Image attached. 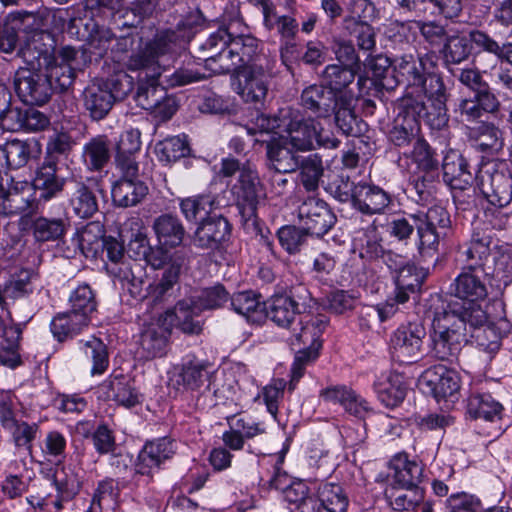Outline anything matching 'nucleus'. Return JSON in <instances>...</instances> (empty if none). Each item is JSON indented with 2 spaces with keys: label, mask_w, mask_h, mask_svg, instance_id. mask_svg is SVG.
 <instances>
[{
  "label": "nucleus",
  "mask_w": 512,
  "mask_h": 512,
  "mask_svg": "<svg viewBox=\"0 0 512 512\" xmlns=\"http://www.w3.org/2000/svg\"><path fill=\"white\" fill-rule=\"evenodd\" d=\"M229 294L223 285L217 284L203 288L191 299L198 312L207 309H217L228 301Z\"/></svg>",
  "instance_id": "60"
},
{
  "label": "nucleus",
  "mask_w": 512,
  "mask_h": 512,
  "mask_svg": "<svg viewBox=\"0 0 512 512\" xmlns=\"http://www.w3.org/2000/svg\"><path fill=\"white\" fill-rule=\"evenodd\" d=\"M3 428L10 432L12 441L17 448H24L27 451H31L32 443L36 440L40 430L37 423H28L17 419Z\"/></svg>",
  "instance_id": "58"
},
{
  "label": "nucleus",
  "mask_w": 512,
  "mask_h": 512,
  "mask_svg": "<svg viewBox=\"0 0 512 512\" xmlns=\"http://www.w3.org/2000/svg\"><path fill=\"white\" fill-rule=\"evenodd\" d=\"M289 145L284 137L273 138L266 145L267 158L279 173H291L299 167V159Z\"/></svg>",
  "instance_id": "35"
},
{
  "label": "nucleus",
  "mask_w": 512,
  "mask_h": 512,
  "mask_svg": "<svg viewBox=\"0 0 512 512\" xmlns=\"http://www.w3.org/2000/svg\"><path fill=\"white\" fill-rule=\"evenodd\" d=\"M111 397L120 405L130 408L140 402L139 394L124 377H115L110 381Z\"/></svg>",
  "instance_id": "64"
},
{
  "label": "nucleus",
  "mask_w": 512,
  "mask_h": 512,
  "mask_svg": "<svg viewBox=\"0 0 512 512\" xmlns=\"http://www.w3.org/2000/svg\"><path fill=\"white\" fill-rule=\"evenodd\" d=\"M199 313L193 304V300L190 299L189 301H180L174 310H166L160 314L166 322H170L171 328L177 326L184 333L198 334L201 331V325L199 321L194 320V316Z\"/></svg>",
  "instance_id": "39"
},
{
  "label": "nucleus",
  "mask_w": 512,
  "mask_h": 512,
  "mask_svg": "<svg viewBox=\"0 0 512 512\" xmlns=\"http://www.w3.org/2000/svg\"><path fill=\"white\" fill-rule=\"evenodd\" d=\"M14 88L23 103L37 106L46 104L54 89L48 73L33 67H20L15 72Z\"/></svg>",
  "instance_id": "8"
},
{
  "label": "nucleus",
  "mask_w": 512,
  "mask_h": 512,
  "mask_svg": "<svg viewBox=\"0 0 512 512\" xmlns=\"http://www.w3.org/2000/svg\"><path fill=\"white\" fill-rule=\"evenodd\" d=\"M374 390L386 407L394 408L404 400L407 387L401 374L389 372L374 382Z\"/></svg>",
  "instance_id": "32"
},
{
  "label": "nucleus",
  "mask_w": 512,
  "mask_h": 512,
  "mask_svg": "<svg viewBox=\"0 0 512 512\" xmlns=\"http://www.w3.org/2000/svg\"><path fill=\"white\" fill-rule=\"evenodd\" d=\"M265 311L269 320L287 329L302 316L298 301L288 293L272 295L265 303Z\"/></svg>",
  "instance_id": "21"
},
{
  "label": "nucleus",
  "mask_w": 512,
  "mask_h": 512,
  "mask_svg": "<svg viewBox=\"0 0 512 512\" xmlns=\"http://www.w3.org/2000/svg\"><path fill=\"white\" fill-rule=\"evenodd\" d=\"M50 40V35L44 32L32 33L20 47L18 55L27 64V67L44 69L54 61L51 44L45 43Z\"/></svg>",
  "instance_id": "23"
},
{
  "label": "nucleus",
  "mask_w": 512,
  "mask_h": 512,
  "mask_svg": "<svg viewBox=\"0 0 512 512\" xmlns=\"http://www.w3.org/2000/svg\"><path fill=\"white\" fill-rule=\"evenodd\" d=\"M390 234L399 240H405L416 229L417 247L421 253L436 252L439 244L451 231V219L448 211L435 204L406 217L394 218L390 223Z\"/></svg>",
  "instance_id": "2"
},
{
  "label": "nucleus",
  "mask_w": 512,
  "mask_h": 512,
  "mask_svg": "<svg viewBox=\"0 0 512 512\" xmlns=\"http://www.w3.org/2000/svg\"><path fill=\"white\" fill-rule=\"evenodd\" d=\"M74 191L70 196V206L80 218L92 217L98 211V200L95 190L101 192L99 180L88 178L84 181H73Z\"/></svg>",
  "instance_id": "27"
},
{
  "label": "nucleus",
  "mask_w": 512,
  "mask_h": 512,
  "mask_svg": "<svg viewBox=\"0 0 512 512\" xmlns=\"http://www.w3.org/2000/svg\"><path fill=\"white\" fill-rule=\"evenodd\" d=\"M300 178L307 191H315L323 175V164L321 157L317 154H310L299 162Z\"/></svg>",
  "instance_id": "61"
},
{
  "label": "nucleus",
  "mask_w": 512,
  "mask_h": 512,
  "mask_svg": "<svg viewBox=\"0 0 512 512\" xmlns=\"http://www.w3.org/2000/svg\"><path fill=\"white\" fill-rule=\"evenodd\" d=\"M477 180L489 205L504 208L512 201V175L504 162L484 165Z\"/></svg>",
  "instance_id": "7"
},
{
  "label": "nucleus",
  "mask_w": 512,
  "mask_h": 512,
  "mask_svg": "<svg viewBox=\"0 0 512 512\" xmlns=\"http://www.w3.org/2000/svg\"><path fill=\"white\" fill-rule=\"evenodd\" d=\"M260 58H268L260 53L259 41L251 35L233 36L227 47L226 53L219 55L220 65L216 71L229 73L238 71L242 67L255 65Z\"/></svg>",
  "instance_id": "10"
},
{
  "label": "nucleus",
  "mask_w": 512,
  "mask_h": 512,
  "mask_svg": "<svg viewBox=\"0 0 512 512\" xmlns=\"http://www.w3.org/2000/svg\"><path fill=\"white\" fill-rule=\"evenodd\" d=\"M179 209L187 222L198 223L208 217L215 208V197L201 193L178 199Z\"/></svg>",
  "instance_id": "38"
},
{
  "label": "nucleus",
  "mask_w": 512,
  "mask_h": 512,
  "mask_svg": "<svg viewBox=\"0 0 512 512\" xmlns=\"http://www.w3.org/2000/svg\"><path fill=\"white\" fill-rule=\"evenodd\" d=\"M90 321L81 315H77L70 309L56 314L50 323L53 336L60 342L73 338L88 327Z\"/></svg>",
  "instance_id": "40"
},
{
  "label": "nucleus",
  "mask_w": 512,
  "mask_h": 512,
  "mask_svg": "<svg viewBox=\"0 0 512 512\" xmlns=\"http://www.w3.org/2000/svg\"><path fill=\"white\" fill-rule=\"evenodd\" d=\"M37 279L38 275L34 271L21 269L12 274L4 284V293L12 300L28 296L34 291V283Z\"/></svg>",
  "instance_id": "53"
},
{
  "label": "nucleus",
  "mask_w": 512,
  "mask_h": 512,
  "mask_svg": "<svg viewBox=\"0 0 512 512\" xmlns=\"http://www.w3.org/2000/svg\"><path fill=\"white\" fill-rule=\"evenodd\" d=\"M376 16V8L369 0H351L347 6V15L344 18L346 27L350 25L368 24Z\"/></svg>",
  "instance_id": "63"
},
{
  "label": "nucleus",
  "mask_w": 512,
  "mask_h": 512,
  "mask_svg": "<svg viewBox=\"0 0 512 512\" xmlns=\"http://www.w3.org/2000/svg\"><path fill=\"white\" fill-rule=\"evenodd\" d=\"M207 361L199 360L195 357L188 358L182 364L180 378L183 385L191 390L199 388L208 377Z\"/></svg>",
  "instance_id": "59"
},
{
  "label": "nucleus",
  "mask_w": 512,
  "mask_h": 512,
  "mask_svg": "<svg viewBox=\"0 0 512 512\" xmlns=\"http://www.w3.org/2000/svg\"><path fill=\"white\" fill-rule=\"evenodd\" d=\"M301 226L306 233L321 237L335 224L336 217L328 205L314 197L306 199L298 208Z\"/></svg>",
  "instance_id": "14"
},
{
  "label": "nucleus",
  "mask_w": 512,
  "mask_h": 512,
  "mask_svg": "<svg viewBox=\"0 0 512 512\" xmlns=\"http://www.w3.org/2000/svg\"><path fill=\"white\" fill-rule=\"evenodd\" d=\"M155 151L160 162L169 164L190 155L191 149L187 136L181 134L158 142Z\"/></svg>",
  "instance_id": "47"
},
{
  "label": "nucleus",
  "mask_w": 512,
  "mask_h": 512,
  "mask_svg": "<svg viewBox=\"0 0 512 512\" xmlns=\"http://www.w3.org/2000/svg\"><path fill=\"white\" fill-rule=\"evenodd\" d=\"M57 166L53 161L44 162L37 170L31 185L41 191L40 198L50 200L63 190L64 179L56 175Z\"/></svg>",
  "instance_id": "41"
},
{
  "label": "nucleus",
  "mask_w": 512,
  "mask_h": 512,
  "mask_svg": "<svg viewBox=\"0 0 512 512\" xmlns=\"http://www.w3.org/2000/svg\"><path fill=\"white\" fill-rule=\"evenodd\" d=\"M337 105L336 94L324 85H310L301 93V106L317 118L329 117Z\"/></svg>",
  "instance_id": "26"
},
{
  "label": "nucleus",
  "mask_w": 512,
  "mask_h": 512,
  "mask_svg": "<svg viewBox=\"0 0 512 512\" xmlns=\"http://www.w3.org/2000/svg\"><path fill=\"white\" fill-rule=\"evenodd\" d=\"M426 331L419 323L400 325L392 332L389 340V353L392 361L400 365L416 362L422 352Z\"/></svg>",
  "instance_id": "9"
},
{
  "label": "nucleus",
  "mask_w": 512,
  "mask_h": 512,
  "mask_svg": "<svg viewBox=\"0 0 512 512\" xmlns=\"http://www.w3.org/2000/svg\"><path fill=\"white\" fill-rule=\"evenodd\" d=\"M57 492L66 497H75L82 485L79 470L73 464L63 465L54 475Z\"/></svg>",
  "instance_id": "56"
},
{
  "label": "nucleus",
  "mask_w": 512,
  "mask_h": 512,
  "mask_svg": "<svg viewBox=\"0 0 512 512\" xmlns=\"http://www.w3.org/2000/svg\"><path fill=\"white\" fill-rule=\"evenodd\" d=\"M388 479L392 485H420L423 480V465L416 459H410L407 453L395 454L388 464Z\"/></svg>",
  "instance_id": "24"
},
{
  "label": "nucleus",
  "mask_w": 512,
  "mask_h": 512,
  "mask_svg": "<svg viewBox=\"0 0 512 512\" xmlns=\"http://www.w3.org/2000/svg\"><path fill=\"white\" fill-rule=\"evenodd\" d=\"M442 169L443 180L451 189L474 184L475 179H477V176L475 177L470 171L467 160L461 155L446 156Z\"/></svg>",
  "instance_id": "36"
},
{
  "label": "nucleus",
  "mask_w": 512,
  "mask_h": 512,
  "mask_svg": "<svg viewBox=\"0 0 512 512\" xmlns=\"http://www.w3.org/2000/svg\"><path fill=\"white\" fill-rule=\"evenodd\" d=\"M170 335L171 324L169 321L166 322L161 314L145 320L140 334L142 356L147 360L164 356Z\"/></svg>",
  "instance_id": "11"
},
{
  "label": "nucleus",
  "mask_w": 512,
  "mask_h": 512,
  "mask_svg": "<svg viewBox=\"0 0 512 512\" xmlns=\"http://www.w3.org/2000/svg\"><path fill=\"white\" fill-rule=\"evenodd\" d=\"M30 155V144L25 141L14 139L0 146V160H4L5 166L10 169L23 167Z\"/></svg>",
  "instance_id": "55"
},
{
  "label": "nucleus",
  "mask_w": 512,
  "mask_h": 512,
  "mask_svg": "<svg viewBox=\"0 0 512 512\" xmlns=\"http://www.w3.org/2000/svg\"><path fill=\"white\" fill-rule=\"evenodd\" d=\"M234 18L225 27H220L199 46L201 56L198 58L203 60L205 68L214 74H224V72L216 71L215 67L220 65L219 55L226 53L229 42L232 38V29L242 25V19L238 9L233 8Z\"/></svg>",
  "instance_id": "13"
},
{
  "label": "nucleus",
  "mask_w": 512,
  "mask_h": 512,
  "mask_svg": "<svg viewBox=\"0 0 512 512\" xmlns=\"http://www.w3.org/2000/svg\"><path fill=\"white\" fill-rule=\"evenodd\" d=\"M503 405L488 392L473 391L466 400V415L470 419L495 422L502 418Z\"/></svg>",
  "instance_id": "29"
},
{
  "label": "nucleus",
  "mask_w": 512,
  "mask_h": 512,
  "mask_svg": "<svg viewBox=\"0 0 512 512\" xmlns=\"http://www.w3.org/2000/svg\"><path fill=\"white\" fill-rule=\"evenodd\" d=\"M317 497L322 511L346 512L349 499L344 489L336 483H321L317 489Z\"/></svg>",
  "instance_id": "45"
},
{
  "label": "nucleus",
  "mask_w": 512,
  "mask_h": 512,
  "mask_svg": "<svg viewBox=\"0 0 512 512\" xmlns=\"http://www.w3.org/2000/svg\"><path fill=\"white\" fill-rule=\"evenodd\" d=\"M147 194L148 186L143 181L133 178H121L111 189L114 204L123 208L136 206Z\"/></svg>",
  "instance_id": "33"
},
{
  "label": "nucleus",
  "mask_w": 512,
  "mask_h": 512,
  "mask_svg": "<svg viewBox=\"0 0 512 512\" xmlns=\"http://www.w3.org/2000/svg\"><path fill=\"white\" fill-rule=\"evenodd\" d=\"M358 69L341 65V64H330L327 65L323 71V80L328 84V88L332 89V92H341L347 90L345 99L349 98V90L354 91L350 88L353 84Z\"/></svg>",
  "instance_id": "46"
},
{
  "label": "nucleus",
  "mask_w": 512,
  "mask_h": 512,
  "mask_svg": "<svg viewBox=\"0 0 512 512\" xmlns=\"http://www.w3.org/2000/svg\"><path fill=\"white\" fill-rule=\"evenodd\" d=\"M395 300L398 303H405L411 293H415L421 286L420 275L417 268L409 262L394 276Z\"/></svg>",
  "instance_id": "48"
},
{
  "label": "nucleus",
  "mask_w": 512,
  "mask_h": 512,
  "mask_svg": "<svg viewBox=\"0 0 512 512\" xmlns=\"http://www.w3.org/2000/svg\"><path fill=\"white\" fill-rule=\"evenodd\" d=\"M367 83H372V81L367 77L359 76L356 83L357 91L349 90V98L345 99L342 104L338 103L333 111L335 113L336 125L345 135L353 133L357 120L354 111L350 107V103L353 99L360 98L367 93Z\"/></svg>",
  "instance_id": "37"
},
{
  "label": "nucleus",
  "mask_w": 512,
  "mask_h": 512,
  "mask_svg": "<svg viewBox=\"0 0 512 512\" xmlns=\"http://www.w3.org/2000/svg\"><path fill=\"white\" fill-rule=\"evenodd\" d=\"M175 453V442L162 437L147 442L138 455L136 464V473L151 477L155 470H158L161 464L170 459Z\"/></svg>",
  "instance_id": "19"
},
{
  "label": "nucleus",
  "mask_w": 512,
  "mask_h": 512,
  "mask_svg": "<svg viewBox=\"0 0 512 512\" xmlns=\"http://www.w3.org/2000/svg\"><path fill=\"white\" fill-rule=\"evenodd\" d=\"M421 385L425 386L426 392L439 402L456 396L460 389V378L455 371L444 366H436L425 371Z\"/></svg>",
  "instance_id": "17"
},
{
  "label": "nucleus",
  "mask_w": 512,
  "mask_h": 512,
  "mask_svg": "<svg viewBox=\"0 0 512 512\" xmlns=\"http://www.w3.org/2000/svg\"><path fill=\"white\" fill-rule=\"evenodd\" d=\"M230 234V224L222 216H210L200 222L192 236L194 246L210 249L218 245Z\"/></svg>",
  "instance_id": "28"
},
{
  "label": "nucleus",
  "mask_w": 512,
  "mask_h": 512,
  "mask_svg": "<svg viewBox=\"0 0 512 512\" xmlns=\"http://www.w3.org/2000/svg\"><path fill=\"white\" fill-rule=\"evenodd\" d=\"M67 439L57 430L46 433L40 442V450L45 461L60 464L66 456Z\"/></svg>",
  "instance_id": "57"
},
{
  "label": "nucleus",
  "mask_w": 512,
  "mask_h": 512,
  "mask_svg": "<svg viewBox=\"0 0 512 512\" xmlns=\"http://www.w3.org/2000/svg\"><path fill=\"white\" fill-rule=\"evenodd\" d=\"M79 51L66 46L62 47L54 61L50 66L44 67V71L48 73L51 83L55 84V88L61 91L67 90L72 86L76 77V71L80 69V61L78 59Z\"/></svg>",
  "instance_id": "16"
},
{
  "label": "nucleus",
  "mask_w": 512,
  "mask_h": 512,
  "mask_svg": "<svg viewBox=\"0 0 512 512\" xmlns=\"http://www.w3.org/2000/svg\"><path fill=\"white\" fill-rule=\"evenodd\" d=\"M406 103L409 107L422 106L423 110L417 113V120L423 119L428 125L434 129H441L448 123V115L446 103L438 101L436 104L425 103L412 97L405 98Z\"/></svg>",
  "instance_id": "50"
},
{
  "label": "nucleus",
  "mask_w": 512,
  "mask_h": 512,
  "mask_svg": "<svg viewBox=\"0 0 512 512\" xmlns=\"http://www.w3.org/2000/svg\"><path fill=\"white\" fill-rule=\"evenodd\" d=\"M465 135L479 151L489 155H498L505 146L503 130L490 121L465 125Z\"/></svg>",
  "instance_id": "18"
},
{
  "label": "nucleus",
  "mask_w": 512,
  "mask_h": 512,
  "mask_svg": "<svg viewBox=\"0 0 512 512\" xmlns=\"http://www.w3.org/2000/svg\"><path fill=\"white\" fill-rule=\"evenodd\" d=\"M192 36L191 23L182 20L174 29L158 32L143 47L132 51L124 61L127 70L136 73L138 88L135 100L139 107L149 110L165 98L167 91L158 83V78Z\"/></svg>",
  "instance_id": "1"
},
{
  "label": "nucleus",
  "mask_w": 512,
  "mask_h": 512,
  "mask_svg": "<svg viewBox=\"0 0 512 512\" xmlns=\"http://www.w3.org/2000/svg\"><path fill=\"white\" fill-rule=\"evenodd\" d=\"M111 273L120 280L122 288L127 290L133 298H141L142 295V267L140 264L124 263L118 268H111Z\"/></svg>",
  "instance_id": "51"
},
{
  "label": "nucleus",
  "mask_w": 512,
  "mask_h": 512,
  "mask_svg": "<svg viewBox=\"0 0 512 512\" xmlns=\"http://www.w3.org/2000/svg\"><path fill=\"white\" fill-rule=\"evenodd\" d=\"M411 158L417 165L418 169L426 173H434L438 171L439 160L437 155L424 139H416L411 152Z\"/></svg>",
  "instance_id": "62"
},
{
  "label": "nucleus",
  "mask_w": 512,
  "mask_h": 512,
  "mask_svg": "<svg viewBox=\"0 0 512 512\" xmlns=\"http://www.w3.org/2000/svg\"><path fill=\"white\" fill-rule=\"evenodd\" d=\"M69 226L66 218L38 217L32 223V231L39 242L56 241L61 239Z\"/></svg>",
  "instance_id": "49"
},
{
  "label": "nucleus",
  "mask_w": 512,
  "mask_h": 512,
  "mask_svg": "<svg viewBox=\"0 0 512 512\" xmlns=\"http://www.w3.org/2000/svg\"><path fill=\"white\" fill-rule=\"evenodd\" d=\"M324 316H301L296 326H292L289 343L296 349L300 346L321 348L320 337L327 326Z\"/></svg>",
  "instance_id": "25"
},
{
  "label": "nucleus",
  "mask_w": 512,
  "mask_h": 512,
  "mask_svg": "<svg viewBox=\"0 0 512 512\" xmlns=\"http://www.w3.org/2000/svg\"><path fill=\"white\" fill-rule=\"evenodd\" d=\"M111 143L107 136L98 135L83 146L82 158L91 171L101 170L110 160Z\"/></svg>",
  "instance_id": "42"
},
{
  "label": "nucleus",
  "mask_w": 512,
  "mask_h": 512,
  "mask_svg": "<svg viewBox=\"0 0 512 512\" xmlns=\"http://www.w3.org/2000/svg\"><path fill=\"white\" fill-rule=\"evenodd\" d=\"M316 120L305 118L299 110L287 109L284 118V129L290 146L297 151L315 149Z\"/></svg>",
  "instance_id": "15"
},
{
  "label": "nucleus",
  "mask_w": 512,
  "mask_h": 512,
  "mask_svg": "<svg viewBox=\"0 0 512 512\" xmlns=\"http://www.w3.org/2000/svg\"><path fill=\"white\" fill-rule=\"evenodd\" d=\"M83 105L93 120L104 119L112 109L115 100L109 89L96 80L89 84L82 93Z\"/></svg>",
  "instance_id": "30"
},
{
  "label": "nucleus",
  "mask_w": 512,
  "mask_h": 512,
  "mask_svg": "<svg viewBox=\"0 0 512 512\" xmlns=\"http://www.w3.org/2000/svg\"><path fill=\"white\" fill-rule=\"evenodd\" d=\"M68 302L71 311L88 318V321L91 322V315L96 311L97 302L95 293L88 284L77 286L70 293Z\"/></svg>",
  "instance_id": "54"
},
{
  "label": "nucleus",
  "mask_w": 512,
  "mask_h": 512,
  "mask_svg": "<svg viewBox=\"0 0 512 512\" xmlns=\"http://www.w3.org/2000/svg\"><path fill=\"white\" fill-rule=\"evenodd\" d=\"M219 165L217 175L220 178L230 179L237 174L230 191L242 218L255 224L257 206L266 195L256 165L249 160L241 162L230 155L222 158Z\"/></svg>",
  "instance_id": "3"
},
{
  "label": "nucleus",
  "mask_w": 512,
  "mask_h": 512,
  "mask_svg": "<svg viewBox=\"0 0 512 512\" xmlns=\"http://www.w3.org/2000/svg\"><path fill=\"white\" fill-rule=\"evenodd\" d=\"M79 348L83 351L85 356L92 361V375H102L107 370L109 366V356L107 347L102 340L91 336L86 341L80 340Z\"/></svg>",
  "instance_id": "52"
},
{
  "label": "nucleus",
  "mask_w": 512,
  "mask_h": 512,
  "mask_svg": "<svg viewBox=\"0 0 512 512\" xmlns=\"http://www.w3.org/2000/svg\"><path fill=\"white\" fill-rule=\"evenodd\" d=\"M354 249L358 251L360 258L377 262L384 249L381 245V237L378 229L371 225L360 231L354 238Z\"/></svg>",
  "instance_id": "44"
},
{
  "label": "nucleus",
  "mask_w": 512,
  "mask_h": 512,
  "mask_svg": "<svg viewBox=\"0 0 512 512\" xmlns=\"http://www.w3.org/2000/svg\"><path fill=\"white\" fill-rule=\"evenodd\" d=\"M392 205V196L380 186L358 182L353 208L364 215L383 214Z\"/></svg>",
  "instance_id": "20"
},
{
  "label": "nucleus",
  "mask_w": 512,
  "mask_h": 512,
  "mask_svg": "<svg viewBox=\"0 0 512 512\" xmlns=\"http://www.w3.org/2000/svg\"><path fill=\"white\" fill-rule=\"evenodd\" d=\"M34 187L27 181L13 182L7 190L0 181V215H28L36 209Z\"/></svg>",
  "instance_id": "12"
},
{
  "label": "nucleus",
  "mask_w": 512,
  "mask_h": 512,
  "mask_svg": "<svg viewBox=\"0 0 512 512\" xmlns=\"http://www.w3.org/2000/svg\"><path fill=\"white\" fill-rule=\"evenodd\" d=\"M457 302H449L442 311L435 312L430 332V352L441 360L452 363L467 342L468 320Z\"/></svg>",
  "instance_id": "4"
},
{
  "label": "nucleus",
  "mask_w": 512,
  "mask_h": 512,
  "mask_svg": "<svg viewBox=\"0 0 512 512\" xmlns=\"http://www.w3.org/2000/svg\"><path fill=\"white\" fill-rule=\"evenodd\" d=\"M422 110V106L409 107L405 99L403 100L393 127L389 132V138L396 146H406L417 139L420 130L417 113Z\"/></svg>",
  "instance_id": "22"
},
{
  "label": "nucleus",
  "mask_w": 512,
  "mask_h": 512,
  "mask_svg": "<svg viewBox=\"0 0 512 512\" xmlns=\"http://www.w3.org/2000/svg\"><path fill=\"white\" fill-rule=\"evenodd\" d=\"M152 228L158 244L165 249L180 246L186 234L182 221L172 213H164L156 217Z\"/></svg>",
  "instance_id": "31"
},
{
  "label": "nucleus",
  "mask_w": 512,
  "mask_h": 512,
  "mask_svg": "<svg viewBox=\"0 0 512 512\" xmlns=\"http://www.w3.org/2000/svg\"><path fill=\"white\" fill-rule=\"evenodd\" d=\"M396 79L408 87L416 88L424 82L427 74L424 58H415L413 55H404L395 63Z\"/></svg>",
  "instance_id": "43"
},
{
  "label": "nucleus",
  "mask_w": 512,
  "mask_h": 512,
  "mask_svg": "<svg viewBox=\"0 0 512 512\" xmlns=\"http://www.w3.org/2000/svg\"><path fill=\"white\" fill-rule=\"evenodd\" d=\"M451 294L463 300L456 301L463 309L462 316L468 320L469 327L482 326L488 322V315L483 309V302L488 296V274L483 264L469 263L450 285Z\"/></svg>",
  "instance_id": "5"
},
{
  "label": "nucleus",
  "mask_w": 512,
  "mask_h": 512,
  "mask_svg": "<svg viewBox=\"0 0 512 512\" xmlns=\"http://www.w3.org/2000/svg\"><path fill=\"white\" fill-rule=\"evenodd\" d=\"M273 78V61L260 58L255 65L242 67L236 72L234 91L240 98L255 106L263 105Z\"/></svg>",
  "instance_id": "6"
},
{
  "label": "nucleus",
  "mask_w": 512,
  "mask_h": 512,
  "mask_svg": "<svg viewBox=\"0 0 512 512\" xmlns=\"http://www.w3.org/2000/svg\"><path fill=\"white\" fill-rule=\"evenodd\" d=\"M386 499L395 511H410L420 505L425 498V491L420 485H392L385 490Z\"/></svg>",
  "instance_id": "34"
}]
</instances>
